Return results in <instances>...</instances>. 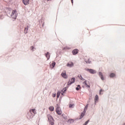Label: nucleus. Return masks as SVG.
<instances>
[{"label":"nucleus","instance_id":"nucleus-30","mask_svg":"<svg viewBox=\"0 0 125 125\" xmlns=\"http://www.w3.org/2000/svg\"><path fill=\"white\" fill-rule=\"evenodd\" d=\"M71 0L72 3H73V2H74V0Z\"/></svg>","mask_w":125,"mask_h":125},{"label":"nucleus","instance_id":"nucleus-5","mask_svg":"<svg viewBox=\"0 0 125 125\" xmlns=\"http://www.w3.org/2000/svg\"><path fill=\"white\" fill-rule=\"evenodd\" d=\"M61 75L62 78H63L64 79H68V76H67V75L66 74V72L64 71L62 72Z\"/></svg>","mask_w":125,"mask_h":125},{"label":"nucleus","instance_id":"nucleus-9","mask_svg":"<svg viewBox=\"0 0 125 125\" xmlns=\"http://www.w3.org/2000/svg\"><path fill=\"white\" fill-rule=\"evenodd\" d=\"M66 66H67V67H73L74 66V63H73L72 62H69L68 63H67V64H66Z\"/></svg>","mask_w":125,"mask_h":125},{"label":"nucleus","instance_id":"nucleus-29","mask_svg":"<svg viewBox=\"0 0 125 125\" xmlns=\"http://www.w3.org/2000/svg\"><path fill=\"white\" fill-rule=\"evenodd\" d=\"M56 97V94H53L52 97Z\"/></svg>","mask_w":125,"mask_h":125},{"label":"nucleus","instance_id":"nucleus-34","mask_svg":"<svg viewBox=\"0 0 125 125\" xmlns=\"http://www.w3.org/2000/svg\"><path fill=\"white\" fill-rule=\"evenodd\" d=\"M62 116H64V114H62Z\"/></svg>","mask_w":125,"mask_h":125},{"label":"nucleus","instance_id":"nucleus-25","mask_svg":"<svg viewBox=\"0 0 125 125\" xmlns=\"http://www.w3.org/2000/svg\"><path fill=\"white\" fill-rule=\"evenodd\" d=\"M80 79L82 80V81H84V79H83V77H82V75H80V77L79 76Z\"/></svg>","mask_w":125,"mask_h":125},{"label":"nucleus","instance_id":"nucleus-22","mask_svg":"<svg viewBox=\"0 0 125 125\" xmlns=\"http://www.w3.org/2000/svg\"><path fill=\"white\" fill-rule=\"evenodd\" d=\"M68 123H74V120H73V119H70V120H69L68 121Z\"/></svg>","mask_w":125,"mask_h":125},{"label":"nucleus","instance_id":"nucleus-21","mask_svg":"<svg viewBox=\"0 0 125 125\" xmlns=\"http://www.w3.org/2000/svg\"><path fill=\"white\" fill-rule=\"evenodd\" d=\"M116 76V74L114 73H111L110 75H109L110 78H114Z\"/></svg>","mask_w":125,"mask_h":125},{"label":"nucleus","instance_id":"nucleus-24","mask_svg":"<svg viewBox=\"0 0 125 125\" xmlns=\"http://www.w3.org/2000/svg\"><path fill=\"white\" fill-rule=\"evenodd\" d=\"M87 108H88V104H87L85 106L84 111H85V110H87Z\"/></svg>","mask_w":125,"mask_h":125},{"label":"nucleus","instance_id":"nucleus-14","mask_svg":"<svg viewBox=\"0 0 125 125\" xmlns=\"http://www.w3.org/2000/svg\"><path fill=\"white\" fill-rule=\"evenodd\" d=\"M98 99H99V97H98V95H96L94 98L95 102H97Z\"/></svg>","mask_w":125,"mask_h":125},{"label":"nucleus","instance_id":"nucleus-20","mask_svg":"<svg viewBox=\"0 0 125 125\" xmlns=\"http://www.w3.org/2000/svg\"><path fill=\"white\" fill-rule=\"evenodd\" d=\"M61 93V92H60V91H58V93L57 94V98H59L60 96V94Z\"/></svg>","mask_w":125,"mask_h":125},{"label":"nucleus","instance_id":"nucleus-31","mask_svg":"<svg viewBox=\"0 0 125 125\" xmlns=\"http://www.w3.org/2000/svg\"><path fill=\"white\" fill-rule=\"evenodd\" d=\"M49 0H47V1H49Z\"/></svg>","mask_w":125,"mask_h":125},{"label":"nucleus","instance_id":"nucleus-16","mask_svg":"<svg viewBox=\"0 0 125 125\" xmlns=\"http://www.w3.org/2000/svg\"><path fill=\"white\" fill-rule=\"evenodd\" d=\"M29 26H27L26 27L24 28V33L27 34L28 33V30Z\"/></svg>","mask_w":125,"mask_h":125},{"label":"nucleus","instance_id":"nucleus-3","mask_svg":"<svg viewBox=\"0 0 125 125\" xmlns=\"http://www.w3.org/2000/svg\"><path fill=\"white\" fill-rule=\"evenodd\" d=\"M75 78H72L70 80H69L67 83L68 85H70L72 83H75Z\"/></svg>","mask_w":125,"mask_h":125},{"label":"nucleus","instance_id":"nucleus-13","mask_svg":"<svg viewBox=\"0 0 125 125\" xmlns=\"http://www.w3.org/2000/svg\"><path fill=\"white\" fill-rule=\"evenodd\" d=\"M56 64V63L55 62H53V63L50 64V68H54V67H55Z\"/></svg>","mask_w":125,"mask_h":125},{"label":"nucleus","instance_id":"nucleus-8","mask_svg":"<svg viewBox=\"0 0 125 125\" xmlns=\"http://www.w3.org/2000/svg\"><path fill=\"white\" fill-rule=\"evenodd\" d=\"M29 112L31 113V114H33V113L34 115H36V114H37V111H36L35 109H30Z\"/></svg>","mask_w":125,"mask_h":125},{"label":"nucleus","instance_id":"nucleus-6","mask_svg":"<svg viewBox=\"0 0 125 125\" xmlns=\"http://www.w3.org/2000/svg\"><path fill=\"white\" fill-rule=\"evenodd\" d=\"M22 1L24 5H27L30 3V0H22Z\"/></svg>","mask_w":125,"mask_h":125},{"label":"nucleus","instance_id":"nucleus-12","mask_svg":"<svg viewBox=\"0 0 125 125\" xmlns=\"http://www.w3.org/2000/svg\"><path fill=\"white\" fill-rule=\"evenodd\" d=\"M85 61L86 62V63H90L91 62L90 61V60H89V59L87 58H85Z\"/></svg>","mask_w":125,"mask_h":125},{"label":"nucleus","instance_id":"nucleus-18","mask_svg":"<svg viewBox=\"0 0 125 125\" xmlns=\"http://www.w3.org/2000/svg\"><path fill=\"white\" fill-rule=\"evenodd\" d=\"M49 110H50V111H51V112L54 111V107H53V106H50L49 107Z\"/></svg>","mask_w":125,"mask_h":125},{"label":"nucleus","instance_id":"nucleus-10","mask_svg":"<svg viewBox=\"0 0 125 125\" xmlns=\"http://www.w3.org/2000/svg\"><path fill=\"white\" fill-rule=\"evenodd\" d=\"M87 71H89V72L91 73V74H95V73H96V71L93 69H88L87 70Z\"/></svg>","mask_w":125,"mask_h":125},{"label":"nucleus","instance_id":"nucleus-11","mask_svg":"<svg viewBox=\"0 0 125 125\" xmlns=\"http://www.w3.org/2000/svg\"><path fill=\"white\" fill-rule=\"evenodd\" d=\"M99 75L101 80H102L103 81V80H104V77H103V75H102V73L99 72Z\"/></svg>","mask_w":125,"mask_h":125},{"label":"nucleus","instance_id":"nucleus-23","mask_svg":"<svg viewBox=\"0 0 125 125\" xmlns=\"http://www.w3.org/2000/svg\"><path fill=\"white\" fill-rule=\"evenodd\" d=\"M77 86L78 87H76V90H80V88H81V86H80V85H78Z\"/></svg>","mask_w":125,"mask_h":125},{"label":"nucleus","instance_id":"nucleus-33","mask_svg":"<svg viewBox=\"0 0 125 125\" xmlns=\"http://www.w3.org/2000/svg\"><path fill=\"white\" fill-rule=\"evenodd\" d=\"M62 95H63V93H62Z\"/></svg>","mask_w":125,"mask_h":125},{"label":"nucleus","instance_id":"nucleus-4","mask_svg":"<svg viewBox=\"0 0 125 125\" xmlns=\"http://www.w3.org/2000/svg\"><path fill=\"white\" fill-rule=\"evenodd\" d=\"M56 112L58 115H61V114H62V111H61V108H60V107H57L56 108Z\"/></svg>","mask_w":125,"mask_h":125},{"label":"nucleus","instance_id":"nucleus-19","mask_svg":"<svg viewBox=\"0 0 125 125\" xmlns=\"http://www.w3.org/2000/svg\"><path fill=\"white\" fill-rule=\"evenodd\" d=\"M85 114V111L84 110V111L83 112V113L81 114V118L80 119H82Z\"/></svg>","mask_w":125,"mask_h":125},{"label":"nucleus","instance_id":"nucleus-28","mask_svg":"<svg viewBox=\"0 0 125 125\" xmlns=\"http://www.w3.org/2000/svg\"><path fill=\"white\" fill-rule=\"evenodd\" d=\"M103 90L102 89H101L100 91V95H101V94H103L102 92Z\"/></svg>","mask_w":125,"mask_h":125},{"label":"nucleus","instance_id":"nucleus-27","mask_svg":"<svg viewBox=\"0 0 125 125\" xmlns=\"http://www.w3.org/2000/svg\"><path fill=\"white\" fill-rule=\"evenodd\" d=\"M73 107H74V104H69V108H73Z\"/></svg>","mask_w":125,"mask_h":125},{"label":"nucleus","instance_id":"nucleus-26","mask_svg":"<svg viewBox=\"0 0 125 125\" xmlns=\"http://www.w3.org/2000/svg\"><path fill=\"white\" fill-rule=\"evenodd\" d=\"M89 122V120H88L86 121L85 123L83 125H87V124H88Z\"/></svg>","mask_w":125,"mask_h":125},{"label":"nucleus","instance_id":"nucleus-7","mask_svg":"<svg viewBox=\"0 0 125 125\" xmlns=\"http://www.w3.org/2000/svg\"><path fill=\"white\" fill-rule=\"evenodd\" d=\"M72 53L73 55H76V54H78V53H79V50L78 49H75L72 51Z\"/></svg>","mask_w":125,"mask_h":125},{"label":"nucleus","instance_id":"nucleus-17","mask_svg":"<svg viewBox=\"0 0 125 125\" xmlns=\"http://www.w3.org/2000/svg\"><path fill=\"white\" fill-rule=\"evenodd\" d=\"M83 83L84 84H85V85H86V87H89V88L90 87V85L87 84V83H86V81H84V82Z\"/></svg>","mask_w":125,"mask_h":125},{"label":"nucleus","instance_id":"nucleus-15","mask_svg":"<svg viewBox=\"0 0 125 125\" xmlns=\"http://www.w3.org/2000/svg\"><path fill=\"white\" fill-rule=\"evenodd\" d=\"M45 56L47 58V60H48L49 59V58H50V55H49V53L47 52L46 54H45Z\"/></svg>","mask_w":125,"mask_h":125},{"label":"nucleus","instance_id":"nucleus-2","mask_svg":"<svg viewBox=\"0 0 125 125\" xmlns=\"http://www.w3.org/2000/svg\"><path fill=\"white\" fill-rule=\"evenodd\" d=\"M17 11H16V10H13L12 14L11 15V16L12 18H13L14 19H16V17H17Z\"/></svg>","mask_w":125,"mask_h":125},{"label":"nucleus","instance_id":"nucleus-32","mask_svg":"<svg viewBox=\"0 0 125 125\" xmlns=\"http://www.w3.org/2000/svg\"><path fill=\"white\" fill-rule=\"evenodd\" d=\"M123 125H125V123H124Z\"/></svg>","mask_w":125,"mask_h":125},{"label":"nucleus","instance_id":"nucleus-1","mask_svg":"<svg viewBox=\"0 0 125 125\" xmlns=\"http://www.w3.org/2000/svg\"><path fill=\"white\" fill-rule=\"evenodd\" d=\"M47 118H48V121H49L50 124L51 125H54V120H53L52 116H51V115L49 114L47 115Z\"/></svg>","mask_w":125,"mask_h":125}]
</instances>
